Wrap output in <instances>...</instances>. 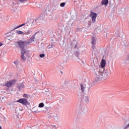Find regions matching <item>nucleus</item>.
Masks as SVG:
<instances>
[{"mask_svg": "<svg viewBox=\"0 0 129 129\" xmlns=\"http://www.w3.org/2000/svg\"><path fill=\"white\" fill-rule=\"evenodd\" d=\"M80 86L82 92L87 94V95H90V94H91L90 91V85L87 84L83 85V84H81Z\"/></svg>", "mask_w": 129, "mask_h": 129, "instance_id": "obj_1", "label": "nucleus"}, {"mask_svg": "<svg viewBox=\"0 0 129 129\" xmlns=\"http://www.w3.org/2000/svg\"><path fill=\"white\" fill-rule=\"evenodd\" d=\"M102 78L104 79V80H106V79H108V77H109V72H108V70H106L103 72H99Z\"/></svg>", "mask_w": 129, "mask_h": 129, "instance_id": "obj_2", "label": "nucleus"}, {"mask_svg": "<svg viewBox=\"0 0 129 129\" xmlns=\"http://www.w3.org/2000/svg\"><path fill=\"white\" fill-rule=\"evenodd\" d=\"M76 110L77 113L78 114H81L82 116L85 115L87 111H88V109L86 107H82L80 110H78V109H76Z\"/></svg>", "mask_w": 129, "mask_h": 129, "instance_id": "obj_3", "label": "nucleus"}, {"mask_svg": "<svg viewBox=\"0 0 129 129\" xmlns=\"http://www.w3.org/2000/svg\"><path fill=\"white\" fill-rule=\"evenodd\" d=\"M17 45H18V47L21 49L25 48V46H28V43H27L26 40L24 41L23 40H19L17 42Z\"/></svg>", "mask_w": 129, "mask_h": 129, "instance_id": "obj_4", "label": "nucleus"}, {"mask_svg": "<svg viewBox=\"0 0 129 129\" xmlns=\"http://www.w3.org/2000/svg\"><path fill=\"white\" fill-rule=\"evenodd\" d=\"M17 102L21 103L23 105H30V102L28 101V99L25 98H21L17 101Z\"/></svg>", "mask_w": 129, "mask_h": 129, "instance_id": "obj_5", "label": "nucleus"}, {"mask_svg": "<svg viewBox=\"0 0 129 129\" xmlns=\"http://www.w3.org/2000/svg\"><path fill=\"white\" fill-rule=\"evenodd\" d=\"M16 82V80H12L7 81L6 83H5L4 85H3V86H6V87H12L13 85H15V83Z\"/></svg>", "mask_w": 129, "mask_h": 129, "instance_id": "obj_6", "label": "nucleus"}, {"mask_svg": "<svg viewBox=\"0 0 129 129\" xmlns=\"http://www.w3.org/2000/svg\"><path fill=\"white\" fill-rule=\"evenodd\" d=\"M90 17L92 18V22L94 24L96 21V18L97 17V14L94 12H91Z\"/></svg>", "mask_w": 129, "mask_h": 129, "instance_id": "obj_7", "label": "nucleus"}, {"mask_svg": "<svg viewBox=\"0 0 129 129\" xmlns=\"http://www.w3.org/2000/svg\"><path fill=\"white\" fill-rule=\"evenodd\" d=\"M66 57L67 59L72 60L73 59V53L71 51H69L66 54Z\"/></svg>", "mask_w": 129, "mask_h": 129, "instance_id": "obj_8", "label": "nucleus"}, {"mask_svg": "<svg viewBox=\"0 0 129 129\" xmlns=\"http://www.w3.org/2000/svg\"><path fill=\"white\" fill-rule=\"evenodd\" d=\"M50 116L51 117H54L56 121H59V120H60V116L57 114H54L53 113H50Z\"/></svg>", "mask_w": 129, "mask_h": 129, "instance_id": "obj_9", "label": "nucleus"}, {"mask_svg": "<svg viewBox=\"0 0 129 129\" xmlns=\"http://www.w3.org/2000/svg\"><path fill=\"white\" fill-rule=\"evenodd\" d=\"M36 34H34L33 35H32V36L31 37V38L29 40H26V42L27 43V45H30V44H31V43H33V42H34L35 37V36H36Z\"/></svg>", "mask_w": 129, "mask_h": 129, "instance_id": "obj_10", "label": "nucleus"}, {"mask_svg": "<svg viewBox=\"0 0 129 129\" xmlns=\"http://www.w3.org/2000/svg\"><path fill=\"white\" fill-rule=\"evenodd\" d=\"M12 13H17L18 12V8L16 7V4L13 3L12 4V8H11Z\"/></svg>", "mask_w": 129, "mask_h": 129, "instance_id": "obj_11", "label": "nucleus"}, {"mask_svg": "<svg viewBox=\"0 0 129 129\" xmlns=\"http://www.w3.org/2000/svg\"><path fill=\"white\" fill-rule=\"evenodd\" d=\"M95 76V81L96 82L100 81V79H102V77H101V75H100V72L98 73V74H96Z\"/></svg>", "mask_w": 129, "mask_h": 129, "instance_id": "obj_12", "label": "nucleus"}, {"mask_svg": "<svg viewBox=\"0 0 129 129\" xmlns=\"http://www.w3.org/2000/svg\"><path fill=\"white\" fill-rule=\"evenodd\" d=\"M45 13L46 15V16H48V17H50V16H52L53 15V11L49 10H45Z\"/></svg>", "mask_w": 129, "mask_h": 129, "instance_id": "obj_13", "label": "nucleus"}, {"mask_svg": "<svg viewBox=\"0 0 129 129\" xmlns=\"http://www.w3.org/2000/svg\"><path fill=\"white\" fill-rule=\"evenodd\" d=\"M17 88L19 89V90H21V89H23V88H25V86L24 85V83L17 84Z\"/></svg>", "mask_w": 129, "mask_h": 129, "instance_id": "obj_14", "label": "nucleus"}, {"mask_svg": "<svg viewBox=\"0 0 129 129\" xmlns=\"http://www.w3.org/2000/svg\"><path fill=\"white\" fill-rule=\"evenodd\" d=\"M72 47H74L75 49H78V46H77V41H73L71 43Z\"/></svg>", "mask_w": 129, "mask_h": 129, "instance_id": "obj_15", "label": "nucleus"}, {"mask_svg": "<svg viewBox=\"0 0 129 129\" xmlns=\"http://www.w3.org/2000/svg\"><path fill=\"white\" fill-rule=\"evenodd\" d=\"M83 101H85L86 103H89V97L88 96L83 97L82 98Z\"/></svg>", "mask_w": 129, "mask_h": 129, "instance_id": "obj_16", "label": "nucleus"}, {"mask_svg": "<svg viewBox=\"0 0 129 129\" xmlns=\"http://www.w3.org/2000/svg\"><path fill=\"white\" fill-rule=\"evenodd\" d=\"M105 64H106V61L104 59H102L101 62V67L102 68L105 67Z\"/></svg>", "mask_w": 129, "mask_h": 129, "instance_id": "obj_17", "label": "nucleus"}, {"mask_svg": "<svg viewBox=\"0 0 129 129\" xmlns=\"http://www.w3.org/2000/svg\"><path fill=\"white\" fill-rule=\"evenodd\" d=\"M129 127V123L127 125H123L122 126L120 127L119 129H127Z\"/></svg>", "mask_w": 129, "mask_h": 129, "instance_id": "obj_18", "label": "nucleus"}, {"mask_svg": "<svg viewBox=\"0 0 129 129\" xmlns=\"http://www.w3.org/2000/svg\"><path fill=\"white\" fill-rule=\"evenodd\" d=\"M17 3V5H19V4H22V3H24L25 2H28V0H16Z\"/></svg>", "mask_w": 129, "mask_h": 129, "instance_id": "obj_19", "label": "nucleus"}, {"mask_svg": "<svg viewBox=\"0 0 129 129\" xmlns=\"http://www.w3.org/2000/svg\"><path fill=\"white\" fill-rule=\"evenodd\" d=\"M101 4L102 5H108V0H103L102 1Z\"/></svg>", "mask_w": 129, "mask_h": 129, "instance_id": "obj_20", "label": "nucleus"}, {"mask_svg": "<svg viewBox=\"0 0 129 129\" xmlns=\"http://www.w3.org/2000/svg\"><path fill=\"white\" fill-rule=\"evenodd\" d=\"M2 93H6V94H9V88L3 89L2 91Z\"/></svg>", "mask_w": 129, "mask_h": 129, "instance_id": "obj_21", "label": "nucleus"}, {"mask_svg": "<svg viewBox=\"0 0 129 129\" xmlns=\"http://www.w3.org/2000/svg\"><path fill=\"white\" fill-rule=\"evenodd\" d=\"M38 24V23H40V20L39 19H34L33 22H32V24Z\"/></svg>", "mask_w": 129, "mask_h": 129, "instance_id": "obj_22", "label": "nucleus"}, {"mask_svg": "<svg viewBox=\"0 0 129 129\" xmlns=\"http://www.w3.org/2000/svg\"><path fill=\"white\" fill-rule=\"evenodd\" d=\"M21 55H25V53H26V49L25 48H21Z\"/></svg>", "mask_w": 129, "mask_h": 129, "instance_id": "obj_23", "label": "nucleus"}, {"mask_svg": "<svg viewBox=\"0 0 129 129\" xmlns=\"http://www.w3.org/2000/svg\"><path fill=\"white\" fill-rule=\"evenodd\" d=\"M55 47V43L51 42L50 45H49V47H48L49 49H52V48H54Z\"/></svg>", "mask_w": 129, "mask_h": 129, "instance_id": "obj_24", "label": "nucleus"}, {"mask_svg": "<svg viewBox=\"0 0 129 129\" xmlns=\"http://www.w3.org/2000/svg\"><path fill=\"white\" fill-rule=\"evenodd\" d=\"M96 42V41H95V38L94 37H93L92 39V45H93V46H94V45H95Z\"/></svg>", "mask_w": 129, "mask_h": 129, "instance_id": "obj_25", "label": "nucleus"}, {"mask_svg": "<svg viewBox=\"0 0 129 129\" xmlns=\"http://www.w3.org/2000/svg\"><path fill=\"white\" fill-rule=\"evenodd\" d=\"M16 34H17L18 35H22V34H24V32H23V31L21 30H17L16 31Z\"/></svg>", "mask_w": 129, "mask_h": 129, "instance_id": "obj_26", "label": "nucleus"}, {"mask_svg": "<svg viewBox=\"0 0 129 129\" xmlns=\"http://www.w3.org/2000/svg\"><path fill=\"white\" fill-rule=\"evenodd\" d=\"M21 58L22 61H26V57H25V54H21Z\"/></svg>", "mask_w": 129, "mask_h": 129, "instance_id": "obj_27", "label": "nucleus"}, {"mask_svg": "<svg viewBox=\"0 0 129 129\" xmlns=\"http://www.w3.org/2000/svg\"><path fill=\"white\" fill-rule=\"evenodd\" d=\"M26 25V23H24L22 25H20L18 26H17V27H16L14 30H16V29H19V28H21V27H23V26H25Z\"/></svg>", "mask_w": 129, "mask_h": 129, "instance_id": "obj_28", "label": "nucleus"}, {"mask_svg": "<svg viewBox=\"0 0 129 129\" xmlns=\"http://www.w3.org/2000/svg\"><path fill=\"white\" fill-rule=\"evenodd\" d=\"M14 63L15 64L16 67H18V66H19V64H20V61H15L14 62Z\"/></svg>", "mask_w": 129, "mask_h": 129, "instance_id": "obj_29", "label": "nucleus"}, {"mask_svg": "<svg viewBox=\"0 0 129 129\" xmlns=\"http://www.w3.org/2000/svg\"><path fill=\"white\" fill-rule=\"evenodd\" d=\"M44 105L43 103H40L39 105H38V107H44Z\"/></svg>", "mask_w": 129, "mask_h": 129, "instance_id": "obj_30", "label": "nucleus"}, {"mask_svg": "<svg viewBox=\"0 0 129 129\" xmlns=\"http://www.w3.org/2000/svg\"><path fill=\"white\" fill-rule=\"evenodd\" d=\"M75 55L77 56V57H78L79 56V55H80V52L76 51H75Z\"/></svg>", "mask_w": 129, "mask_h": 129, "instance_id": "obj_31", "label": "nucleus"}, {"mask_svg": "<svg viewBox=\"0 0 129 129\" xmlns=\"http://www.w3.org/2000/svg\"><path fill=\"white\" fill-rule=\"evenodd\" d=\"M31 30H28L27 32L24 33V35H30L31 34Z\"/></svg>", "mask_w": 129, "mask_h": 129, "instance_id": "obj_32", "label": "nucleus"}, {"mask_svg": "<svg viewBox=\"0 0 129 129\" xmlns=\"http://www.w3.org/2000/svg\"><path fill=\"white\" fill-rule=\"evenodd\" d=\"M39 57L40 58H44V57H45V54H44V53L40 54H39Z\"/></svg>", "mask_w": 129, "mask_h": 129, "instance_id": "obj_33", "label": "nucleus"}, {"mask_svg": "<svg viewBox=\"0 0 129 129\" xmlns=\"http://www.w3.org/2000/svg\"><path fill=\"white\" fill-rule=\"evenodd\" d=\"M65 5H66V3H62L60 4V7H61V8H63V7L65 6Z\"/></svg>", "mask_w": 129, "mask_h": 129, "instance_id": "obj_34", "label": "nucleus"}, {"mask_svg": "<svg viewBox=\"0 0 129 129\" xmlns=\"http://www.w3.org/2000/svg\"><path fill=\"white\" fill-rule=\"evenodd\" d=\"M23 97H24L25 98H28L29 97V95L27 94H24L23 95Z\"/></svg>", "mask_w": 129, "mask_h": 129, "instance_id": "obj_35", "label": "nucleus"}, {"mask_svg": "<svg viewBox=\"0 0 129 129\" xmlns=\"http://www.w3.org/2000/svg\"><path fill=\"white\" fill-rule=\"evenodd\" d=\"M55 125H51L49 126V127H50V129H55Z\"/></svg>", "mask_w": 129, "mask_h": 129, "instance_id": "obj_36", "label": "nucleus"}, {"mask_svg": "<svg viewBox=\"0 0 129 129\" xmlns=\"http://www.w3.org/2000/svg\"><path fill=\"white\" fill-rule=\"evenodd\" d=\"M26 27H30V23L29 22L26 23Z\"/></svg>", "mask_w": 129, "mask_h": 129, "instance_id": "obj_37", "label": "nucleus"}, {"mask_svg": "<svg viewBox=\"0 0 129 129\" xmlns=\"http://www.w3.org/2000/svg\"><path fill=\"white\" fill-rule=\"evenodd\" d=\"M12 36L13 37V38H16V33H13Z\"/></svg>", "mask_w": 129, "mask_h": 129, "instance_id": "obj_38", "label": "nucleus"}, {"mask_svg": "<svg viewBox=\"0 0 129 129\" xmlns=\"http://www.w3.org/2000/svg\"><path fill=\"white\" fill-rule=\"evenodd\" d=\"M92 48L93 50H95V46L93 45Z\"/></svg>", "mask_w": 129, "mask_h": 129, "instance_id": "obj_39", "label": "nucleus"}, {"mask_svg": "<svg viewBox=\"0 0 129 129\" xmlns=\"http://www.w3.org/2000/svg\"><path fill=\"white\" fill-rule=\"evenodd\" d=\"M3 45H4V43L1 42L0 43V47H2V46H3Z\"/></svg>", "mask_w": 129, "mask_h": 129, "instance_id": "obj_40", "label": "nucleus"}, {"mask_svg": "<svg viewBox=\"0 0 129 129\" xmlns=\"http://www.w3.org/2000/svg\"><path fill=\"white\" fill-rule=\"evenodd\" d=\"M34 112H39V110H36V111H34Z\"/></svg>", "mask_w": 129, "mask_h": 129, "instance_id": "obj_41", "label": "nucleus"}, {"mask_svg": "<svg viewBox=\"0 0 129 129\" xmlns=\"http://www.w3.org/2000/svg\"><path fill=\"white\" fill-rule=\"evenodd\" d=\"M4 85H2V84H0V87H2Z\"/></svg>", "mask_w": 129, "mask_h": 129, "instance_id": "obj_42", "label": "nucleus"}, {"mask_svg": "<svg viewBox=\"0 0 129 129\" xmlns=\"http://www.w3.org/2000/svg\"><path fill=\"white\" fill-rule=\"evenodd\" d=\"M4 98H6V97H3V98H2V99H4Z\"/></svg>", "mask_w": 129, "mask_h": 129, "instance_id": "obj_43", "label": "nucleus"}, {"mask_svg": "<svg viewBox=\"0 0 129 129\" xmlns=\"http://www.w3.org/2000/svg\"><path fill=\"white\" fill-rule=\"evenodd\" d=\"M0 129H2V126H0Z\"/></svg>", "mask_w": 129, "mask_h": 129, "instance_id": "obj_44", "label": "nucleus"}, {"mask_svg": "<svg viewBox=\"0 0 129 129\" xmlns=\"http://www.w3.org/2000/svg\"><path fill=\"white\" fill-rule=\"evenodd\" d=\"M82 62H83V63H84V61H82Z\"/></svg>", "mask_w": 129, "mask_h": 129, "instance_id": "obj_45", "label": "nucleus"}, {"mask_svg": "<svg viewBox=\"0 0 129 129\" xmlns=\"http://www.w3.org/2000/svg\"><path fill=\"white\" fill-rule=\"evenodd\" d=\"M72 47H73V46H71V48H72Z\"/></svg>", "mask_w": 129, "mask_h": 129, "instance_id": "obj_46", "label": "nucleus"}]
</instances>
